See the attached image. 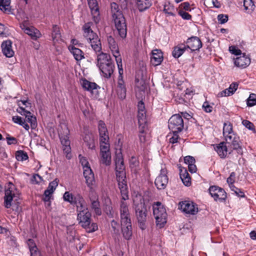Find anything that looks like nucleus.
Listing matches in <instances>:
<instances>
[{
    "label": "nucleus",
    "mask_w": 256,
    "mask_h": 256,
    "mask_svg": "<svg viewBox=\"0 0 256 256\" xmlns=\"http://www.w3.org/2000/svg\"><path fill=\"white\" fill-rule=\"evenodd\" d=\"M98 130L100 136V162L109 166L111 164V154L109 136L106 125L100 120L98 122Z\"/></svg>",
    "instance_id": "nucleus-1"
},
{
    "label": "nucleus",
    "mask_w": 256,
    "mask_h": 256,
    "mask_svg": "<svg viewBox=\"0 0 256 256\" xmlns=\"http://www.w3.org/2000/svg\"><path fill=\"white\" fill-rule=\"evenodd\" d=\"M84 36L90 44L92 50L96 52H100L102 50V44L100 39L97 34L94 33L90 28L88 24H86L83 26Z\"/></svg>",
    "instance_id": "nucleus-2"
},
{
    "label": "nucleus",
    "mask_w": 256,
    "mask_h": 256,
    "mask_svg": "<svg viewBox=\"0 0 256 256\" xmlns=\"http://www.w3.org/2000/svg\"><path fill=\"white\" fill-rule=\"evenodd\" d=\"M64 199L72 204L76 206L78 214L85 213L89 212L83 198L80 194L74 196L72 193H64Z\"/></svg>",
    "instance_id": "nucleus-3"
},
{
    "label": "nucleus",
    "mask_w": 256,
    "mask_h": 256,
    "mask_svg": "<svg viewBox=\"0 0 256 256\" xmlns=\"http://www.w3.org/2000/svg\"><path fill=\"white\" fill-rule=\"evenodd\" d=\"M152 207L153 214L156 220V225L159 228H162L166 222L167 214L166 209L160 202L154 203Z\"/></svg>",
    "instance_id": "nucleus-4"
},
{
    "label": "nucleus",
    "mask_w": 256,
    "mask_h": 256,
    "mask_svg": "<svg viewBox=\"0 0 256 256\" xmlns=\"http://www.w3.org/2000/svg\"><path fill=\"white\" fill-rule=\"evenodd\" d=\"M135 216L138 227L142 230H144L147 227V218L148 212L146 205L140 204L134 207Z\"/></svg>",
    "instance_id": "nucleus-5"
},
{
    "label": "nucleus",
    "mask_w": 256,
    "mask_h": 256,
    "mask_svg": "<svg viewBox=\"0 0 256 256\" xmlns=\"http://www.w3.org/2000/svg\"><path fill=\"white\" fill-rule=\"evenodd\" d=\"M78 220L80 226L88 232H94L98 228L96 223H92L91 214L90 212L78 214Z\"/></svg>",
    "instance_id": "nucleus-6"
},
{
    "label": "nucleus",
    "mask_w": 256,
    "mask_h": 256,
    "mask_svg": "<svg viewBox=\"0 0 256 256\" xmlns=\"http://www.w3.org/2000/svg\"><path fill=\"white\" fill-rule=\"evenodd\" d=\"M178 208L182 212L188 215H196L198 212L197 204L190 200L180 202L178 204Z\"/></svg>",
    "instance_id": "nucleus-7"
},
{
    "label": "nucleus",
    "mask_w": 256,
    "mask_h": 256,
    "mask_svg": "<svg viewBox=\"0 0 256 256\" xmlns=\"http://www.w3.org/2000/svg\"><path fill=\"white\" fill-rule=\"evenodd\" d=\"M112 18L120 36L122 38H126V25L123 14H119L118 16L112 17Z\"/></svg>",
    "instance_id": "nucleus-8"
},
{
    "label": "nucleus",
    "mask_w": 256,
    "mask_h": 256,
    "mask_svg": "<svg viewBox=\"0 0 256 256\" xmlns=\"http://www.w3.org/2000/svg\"><path fill=\"white\" fill-rule=\"evenodd\" d=\"M186 82H182L180 84H177V90H179L180 91H182V93L180 94V98H178V103L179 104H184L186 106H188V102L186 100L183 96H184L187 99L190 98V96L194 94V90L188 89L186 86Z\"/></svg>",
    "instance_id": "nucleus-9"
},
{
    "label": "nucleus",
    "mask_w": 256,
    "mask_h": 256,
    "mask_svg": "<svg viewBox=\"0 0 256 256\" xmlns=\"http://www.w3.org/2000/svg\"><path fill=\"white\" fill-rule=\"evenodd\" d=\"M167 170L165 168H162L159 176L156 178L154 184L159 190H164L168 183V178L166 175Z\"/></svg>",
    "instance_id": "nucleus-10"
},
{
    "label": "nucleus",
    "mask_w": 256,
    "mask_h": 256,
    "mask_svg": "<svg viewBox=\"0 0 256 256\" xmlns=\"http://www.w3.org/2000/svg\"><path fill=\"white\" fill-rule=\"evenodd\" d=\"M20 27L25 34L30 36L32 39L34 40H36L38 38L41 36L40 31L32 26H28L26 22H24L21 24Z\"/></svg>",
    "instance_id": "nucleus-11"
},
{
    "label": "nucleus",
    "mask_w": 256,
    "mask_h": 256,
    "mask_svg": "<svg viewBox=\"0 0 256 256\" xmlns=\"http://www.w3.org/2000/svg\"><path fill=\"white\" fill-rule=\"evenodd\" d=\"M82 88L90 92L94 98L98 96V90L100 87L95 82H90L86 79L82 80Z\"/></svg>",
    "instance_id": "nucleus-12"
},
{
    "label": "nucleus",
    "mask_w": 256,
    "mask_h": 256,
    "mask_svg": "<svg viewBox=\"0 0 256 256\" xmlns=\"http://www.w3.org/2000/svg\"><path fill=\"white\" fill-rule=\"evenodd\" d=\"M168 127L170 130L172 131L173 136L170 139V143L172 144L171 148L173 150H174V144L176 143V114L172 115L169 119L168 122Z\"/></svg>",
    "instance_id": "nucleus-13"
},
{
    "label": "nucleus",
    "mask_w": 256,
    "mask_h": 256,
    "mask_svg": "<svg viewBox=\"0 0 256 256\" xmlns=\"http://www.w3.org/2000/svg\"><path fill=\"white\" fill-rule=\"evenodd\" d=\"M186 46L192 52L198 50L202 47V42L197 36H192L187 39Z\"/></svg>",
    "instance_id": "nucleus-14"
},
{
    "label": "nucleus",
    "mask_w": 256,
    "mask_h": 256,
    "mask_svg": "<svg viewBox=\"0 0 256 256\" xmlns=\"http://www.w3.org/2000/svg\"><path fill=\"white\" fill-rule=\"evenodd\" d=\"M61 144L63 146L64 152L66 154V157L70 160L71 158V148L70 146V140L68 135L62 136L59 134Z\"/></svg>",
    "instance_id": "nucleus-15"
},
{
    "label": "nucleus",
    "mask_w": 256,
    "mask_h": 256,
    "mask_svg": "<svg viewBox=\"0 0 256 256\" xmlns=\"http://www.w3.org/2000/svg\"><path fill=\"white\" fill-rule=\"evenodd\" d=\"M116 176L121 175V173L124 172L126 175L125 170V166L124 165L123 158L121 152L116 154L115 159Z\"/></svg>",
    "instance_id": "nucleus-16"
},
{
    "label": "nucleus",
    "mask_w": 256,
    "mask_h": 256,
    "mask_svg": "<svg viewBox=\"0 0 256 256\" xmlns=\"http://www.w3.org/2000/svg\"><path fill=\"white\" fill-rule=\"evenodd\" d=\"M94 20L97 23L100 20V11L96 0H88Z\"/></svg>",
    "instance_id": "nucleus-17"
},
{
    "label": "nucleus",
    "mask_w": 256,
    "mask_h": 256,
    "mask_svg": "<svg viewBox=\"0 0 256 256\" xmlns=\"http://www.w3.org/2000/svg\"><path fill=\"white\" fill-rule=\"evenodd\" d=\"M163 60V54L160 50L156 49L152 50L150 62L153 66H157L160 64Z\"/></svg>",
    "instance_id": "nucleus-18"
},
{
    "label": "nucleus",
    "mask_w": 256,
    "mask_h": 256,
    "mask_svg": "<svg viewBox=\"0 0 256 256\" xmlns=\"http://www.w3.org/2000/svg\"><path fill=\"white\" fill-rule=\"evenodd\" d=\"M12 42L10 40H5L1 45L2 52L7 58H12L14 55V51L12 48Z\"/></svg>",
    "instance_id": "nucleus-19"
},
{
    "label": "nucleus",
    "mask_w": 256,
    "mask_h": 256,
    "mask_svg": "<svg viewBox=\"0 0 256 256\" xmlns=\"http://www.w3.org/2000/svg\"><path fill=\"white\" fill-rule=\"evenodd\" d=\"M99 69L102 73L104 77L106 78H110L114 71V63L112 61L100 67Z\"/></svg>",
    "instance_id": "nucleus-20"
},
{
    "label": "nucleus",
    "mask_w": 256,
    "mask_h": 256,
    "mask_svg": "<svg viewBox=\"0 0 256 256\" xmlns=\"http://www.w3.org/2000/svg\"><path fill=\"white\" fill-rule=\"evenodd\" d=\"M126 89L122 76L118 77L117 92L119 98L124 99L126 96Z\"/></svg>",
    "instance_id": "nucleus-21"
},
{
    "label": "nucleus",
    "mask_w": 256,
    "mask_h": 256,
    "mask_svg": "<svg viewBox=\"0 0 256 256\" xmlns=\"http://www.w3.org/2000/svg\"><path fill=\"white\" fill-rule=\"evenodd\" d=\"M228 144H231V146L234 150H236L238 154H242V150L240 144V138L236 134L232 136L230 140H226Z\"/></svg>",
    "instance_id": "nucleus-22"
},
{
    "label": "nucleus",
    "mask_w": 256,
    "mask_h": 256,
    "mask_svg": "<svg viewBox=\"0 0 256 256\" xmlns=\"http://www.w3.org/2000/svg\"><path fill=\"white\" fill-rule=\"evenodd\" d=\"M214 146V150L220 158H224L226 157L228 150L225 142H221L219 144H215Z\"/></svg>",
    "instance_id": "nucleus-23"
},
{
    "label": "nucleus",
    "mask_w": 256,
    "mask_h": 256,
    "mask_svg": "<svg viewBox=\"0 0 256 256\" xmlns=\"http://www.w3.org/2000/svg\"><path fill=\"white\" fill-rule=\"evenodd\" d=\"M83 171L84 176L86 178V184L89 186H92L95 180L94 174L90 167H86Z\"/></svg>",
    "instance_id": "nucleus-24"
},
{
    "label": "nucleus",
    "mask_w": 256,
    "mask_h": 256,
    "mask_svg": "<svg viewBox=\"0 0 256 256\" xmlns=\"http://www.w3.org/2000/svg\"><path fill=\"white\" fill-rule=\"evenodd\" d=\"M108 42L109 48L110 49L114 56L117 58L120 56L118 46L114 39L112 36H108L107 38Z\"/></svg>",
    "instance_id": "nucleus-25"
},
{
    "label": "nucleus",
    "mask_w": 256,
    "mask_h": 256,
    "mask_svg": "<svg viewBox=\"0 0 256 256\" xmlns=\"http://www.w3.org/2000/svg\"><path fill=\"white\" fill-rule=\"evenodd\" d=\"M112 61L110 56L108 54L102 52L97 56V66L99 68Z\"/></svg>",
    "instance_id": "nucleus-26"
},
{
    "label": "nucleus",
    "mask_w": 256,
    "mask_h": 256,
    "mask_svg": "<svg viewBox=\"0 0 256 256\" xmlns=\"http://www.w3.org/2000/svg\"><path fill=\"white\" fill-rule=\"evenodd\" d=\"M223 135L225 140H230L232 136L236 135L233 132L232 125L230 122H224L223 127Z\"/></svg>",
    "instance_id": "nucleus-27"
},
{
    "label": "nucleus",
    "mask_w": 256,
    "mask_h": 256,
    "mask_svg": "<svg viewBox=\"0 0 256 256\" xmlns=\"http://www.w3.org/2000/svg\"><path fill=\"white\" fill-rule=\"evenodd\" d=\"M250 63V59L244 54L242 56L238 57L234 60V64L236 66L240 68H246Z\"/></svg>",
    "instance_id": "nucleus-28"
},
{
    "label": "nucleus",
    "mask_w": 256,
    "mask_h": 256,
    "mask_svg": "<svg viewBox=\"0 0 256 256\" xmlns=\"http://www.w3.org/2000/svg\"><path fill=\"white\" fill-rule=\"evenodd\" d=\"M118 186L120 192H125L128 190L127 181L126 180V175L124 172L121 173V175L116 176Z\"/></svg>",
    "instance_id": "nucleus-29"
},
{
    "label": "nucleus",
    "mask_w": 256,
    "mask_h": 256,
    "mask_svg": "<svg viewBox=\"0 0 256 256\" xmlns=\"http://www.w3.org/2000/svg\"><path fill=\"white\" fill-rule=\"evenodd\" d=\"M180 176L183 184L186 186H189L191 182V178L188 170L185 168H180Z\"/></svg>",
    "instance_id": "nucleus-30"
},
{
    "label": "nucleus",
    "mask_w": 256,
    "mask_h": 256,
    "mask_svg": "<svg viewBox=\"0 0 256 256\" xmlns=\"http://www.w3.org/2000/svg\"><path fill=\"white\" fill-rule=\"evenodd\" d=\"M121 230L123 237L126 240H130L132 234V224L130 225H121Z\"/></svg>",
    "instance_id": "nucleus-31"
},
{
    "label": "nucleus",
    "mask_w": 256,
    "mask_h": 256,
    "mask_svg": "<svg viewBox=\"0 0 256 256\" xmlns=\"http://www.w3.org/2000/svg\"><path fill=\"white\" fill-rule=\"evenodd\" d=\"M69 50L76 60L80 61L84 58L83 52L80 48L72 46H69Z\"/></svg>",
    "instance_id": "nucleus-32"
},
{
    "label": "nucleus",
    "mask_w": 256,
    "mask_h": 256,
    "mask_svg": "<svg viewBox=\"0 0 256 256\" xmlns=\"http://www.w3.org/2000/svg\"><path fill=\"white\" fill-rule=\"evenodd\" d=\"M5 195L4 197V205L5 208H10L13 204L15 198L14 193H4Z\"/></svg>",
    "instance_id": "nucleus-33"
},
{
    "label": "nucleus",
    "mask_w": 256,
    "mask_h": 256,
    "mask_svg": "<svg viewBox=\"0 0 256 256\" xmlns=\"http://www.w3.org/2000/svg\"><path fill=\"white\" fill-rule=\"evenodd\" d=\"M238 84L236 83L232 84L230 87L226 90H222L220 92V96H230L234 94L235 91L237 90Z\"/></svg>",
    "instance_id": "nucleus-34"
},
{
    "label": "nucleus",
    "mask_w": 256,
    "mask_h": 256,
    "mask_svg": "<svg viewBox=\"0 0 256 256\" xmlns=\"http://www.w3.org/2000/svg\"><path fill=\"white\" fill-rule=\"evenodd\" d=\"M136 5L139 10L142 12L149 8L152 2L150 0H136Z\"/></svg>",
    "instance_id": "nucleus-35"
},
{
    "label": "nucleus",
    "mask_w": 256,
    "mask_h": 256,
    "mask_svg": "<svg viewBox=\"0 0 256 256\" xmlns=\"http://www.w3.org/2000/svg\"><path fill=\"white\" fill-rule=\"evenodd\" d=\"M52 37L54 43L58 42L61 38L60 28L56 24L52 26Z\"/></svg>",
    "instance_id": "nucleus-36"
},
{
    "label": "nucleus",
    "mask_w": 256,
    "mask_h": 256,
    "mask_svg": "<svg viewBox=\"0 0 256 256\" xmlns=\"http://www.w3.org/2000/svg\"><path fill=\"white\" fill-rule=\"evenodd\" d=\"M134 194L132 196L134 208L136 207L137 206L140 205V204L146 205L143 196L140 193Z\"/></svg>",
    "instance_id": "nucleus-37"
},
{
    "label": "nucleus",
    "mask_w": 256,
    "mask_h": 256,
    "mask_svg": "<svg viewBox=\"0 0 256 256\" xmlns=\"http://www.w3.org/2000/svg\"><path fill=\"white\" fill-rule=\"evenodd\" d=\"M244 6L246 12L251 14L254 10L255 5L252 0H244Z\"/></svg>",
    "instance_id": "nucleus-38"
},
{
    "label": "nucleus",
    "mask_w": 256,
    "mask_h": 256,
    "mask_svg": "<svg viewBox=\"0 0 256 256\" xmlns=\"http://www.w3.org/2000/svg\"><path fill=\"white\" fill-rule=\"evenodd\" d=\"M10 0H0V10L8 14L10 12Z\"/></svg>",
    "instance_id": "nucleus-39"
},
{
    "label": "nucleus",
    "mask_w": 256,
    "mask_h": 256,
    "mask_svg": "<svg viewBox=\"0 0 256 256\" xmlns=\"http://www.w3.org/2000/svg\"><path fill=\"white\" fill-rule=\"evenodd\" d=\"M236 180V174L232 172L230 176L227 178V182L232 191L237 192L238 188L234 186V183Z\"/></svg>",
    "instance_id": "nucleus-40"
},
{
    "label": "nucleus",
    "mask_w": 256,
    "mask_h": 256,
    "mask_svg": "<svg viewBox=\"0 0 256 256\" xmlns=\"http://www.w3.org/2000/svg\"><path fill=\"white\" fill-rule=\"evenodd\" d=\"M53 193H44L41 196L42 200L44 202L45 206L48 208L51 205V200L53 199Z\"/></svg>",
    "instance_id": "nucleus-41"
},
{
    "label": "nucleus",
    "mask_w": 256,
    "mask_h": 256,
    "mask_svg": "<svg viewBox=\"0 0 256 256\" xmlns=\"http://www.w3.org/2000/svg\"><path fill=\"white\" fill-rule=\"evenodd\" d=\"M91 208L94 210L95 214L98 216H100L102 214V210L100 208V202L98 199L96 200H91Z\"/></svg>",
    "instance_id": "nucleus-42"
},
{
    "label": "nucleus",
    "mask_w": 256,
    "mask_h": 256,
    "mask_svg": "<svg viewBox=\"0 0 256 256\" xmlns=\"http://www.w3.org/2000/svg\"><path fill=\"white\" fill-rule=\"evenodd\" d=\"M84 141L86 143V146L90 149L94 150L96 148L94 138L90 135H86L84 138Z\"/></svg>",
    "instance_id": "nucleus-43"
},
{
    "label": "nucleus",
    "mask_w": 256,
    "mask_h": 256,
    "mask_svg": "<svg viewBox=\"0 0 256 256\" xmlns=\"http://www.w3.org/2000/svg\"><path fill=\"white\" fill-rule=\"evenodd\" d=\"M120 215L130 214V212L127 203L124 201H121L120 208Z\"/></svg>",
    "instance_id": "nucleus-44"
},
{
    "label": "nucleus",
    "mask_w": 256,
    "mask_h": 256,
    "mask_svg": "<svg viewBox=\"0 0 256 256\" xmlns=\"http://www.w3.org/2000/svg\"><path fill=\"white\" fill-rule=\"evenodd\" d=\"M16 158L18 161L26 160L28 158L27 153L22 150H18L16 152Z\"/></svg>",
    "instance_id": "nucleus-45"
},
{
    "label": "nucleus",
    "mask_w": 256,
    "mask_h": 256,
    "mask_svg": "<svg viewBox=\"0 0 256 256\" xmlns=\"http://www.w3.org/2000/svg\"><path fill=\"white\" fill-rule=\"evenodd\" d=\"M188 48L184 43L177 45V58L180 57Z\"/></svg>",
    "instance_id": "nucleus-46"
},
{
    "label": "nucleus",
    "mask_w": 256,
    "mask_h": 256,
    "mask_svg": "<svg viewBox=\"0 0 256 256\" xmlns=\"http://www.w3.org/2000/svg\"><path fill=\"white\" fill-rule=\"evenodd\" d=\"M111 12L112 17L118 16L119 14H122L120 10L119 6L116 2L111 4Z\"/></svg>",
    "instance_id": "nucleus-47"
},
{
    "label": "nucleus",
    "mask_w": 256,
    "mask_h": 256,
    "mask_svg": "<svg viewBox=\"0 0 256 256\" xmlns=\"http://www.w3.org/2000/svg\"><path fill=\"white\" fill-rule=\"evenodd\" d=\"M164 11L168 15L174 16V6L171 5L170 3L164 5Z\"/></svg>",
    "instance_id": "nucleus-48"
},
{
    "label": "nucleus",
    "mask_w": 256,
    "mask_h": 256,
    "mask_svg": "<svg viewBox=\"0 0 256 256\" xmlns=\"http://www.w3.org/2000/svg\"><path fill=\"white\" fill-rule=\"evenodd\" d=\"M59 180L56 178L52 182H51L48 185L47 189L44 192H54L56 190V186H58Z\"/></svg>",
    "instance_id": "nucleus-49"
},
{
    "label": "nucleus",
    "mask_w": 256,
    "mask_h": 256,
    "mask_svg": "<svg viewBox=\"0 0 256 256\" xmlns=\"http://www.w3.org/2000/svg\"><path fill=\"white\" fill-rule=\"evenodd\" d=\"M184 128V120L182 116L177 114V133L180 132Z\"/></svg>",
    "instance_id": "nucleus-50"
},
{
    "label": "nucleus",
    "mask_w": 256,
    "mask_h": 256,
    "mask_svg": "<svg viewBox=\"0 0 256 256\" xmlns=\"http://www.w3.org/2000/svg\"><path fill=\"white\" fill-rule=\"evenodd\" d=\"M120 224L126 225L132 224V220L130 218V214L127 215H120Z\"/></svg>",
    "instance_id": "nucleus-51"
},
{
    "label": "nucleus",
    "mask_w": 256,
    "mask_h": 256,
    "mask_svg": "<svg viewBox=\"0 0 256 256\" xmlns=\"http://www.w3.org/2000/svg\"><path fill=\"white\" fill-rule=\"evenodd\" d=\"M138 119L139 125L140 126L146 122V112H138Z\"/></svg>",
    "instance_id": "nucleus-52"
},
{
    "label": "nucleus",
    "mask_w": 256,
    "mask_h": 256,
    "mask_svg": "<svg viewBox=\"0 0 256 256\" xmlns=\"http://www.w3.org/2000/svg\"><path fill=\"white\" fill-rule=\"evenodd\" d=\"M246 104L248 106H252L256 105V94H251L247 99Z\"/></svg>",
    "instance_id": "nucleus-53"
},
{
    "label": "nucleus",
    "mask_w": 256,
    "mask_h": 256,
    "mask_svg": "<svg viewBox=\"0 0 256 256\" xmlns=\"http://www.w3.org/2000/svg\"><path fill=\"white\" fill-rule=\"evenodd\" d=\"M26 120L30 124L32 128H34L37 126L36 118L31 114L26 118Z\"/></svg>",
    "instance_id": "nucleus-54"
},
{
    "label": "nucleus",
    "mask_w": 256,
    "mask_h": 256,
    "mask_svg": "<svg viewBox=\"0 0 256 256\" xmlns=\"http://www.w3.org/2000/svg\"><path fill=\"white\" fill-rule=\"evenodd\" d=\"M178 9L184 12H190L192 10L188 2H184L180 4L178 6Z\"/></svg>",
    "instance_id": "nucleus-55"
},
{
    "label": "nucleus",
    "mask_w": 256,
    "mask_h": 256,
    "mask_svg": "<svg viewBox=\"0 0 256 256\" xmlns=\"http://www.w3.org/2000/svg\"><path fill=\"white\" fill-rule=\"evenodd\" d=\"M242 124L247 128L250 130H252L254 132H256L254 124L248 120H243Z\"/></svg>",
    "instance_id": "nucleus-56"
},
{
    "label": "nucleus",
    "mask_w": 256,
    "mask_h": 256,
    "mask_svg": "<svg viewBox=\"0 0 256 256\" xmlns=\"http://www.w3.org/2000/svg\"><path fill=\"white\" fill-rule=\"evenodd\" d=\"M116 60L117 63L118 67V72H119V76L118 77L122 76L123 74V69L122 68V58L121 56H118L117 58H116Z\"/></svg>",
    "instance_id": "nucleus-57"
},
{
    "label": "nucleus",
    "mask_w": 256,
    "mask_h": 256,
    "mask_svg": "<svg viewBox=\"0 0 256 256\" xmlns=\"http://www.w3.org/2000/svg\"><path fill=\"white\" fill-rule=\"evenodd\" d=\"M178 14L184 20H191L192 16L186 12L178 10Z\"/></svg>",
    "instance_id": "nucleus-58"
},
{
    "label": "nucleus",
    "mask_w": 256,
    "mask_h": 256,
    "mask_svg": "<svg viewBox=\"0 0 256 256\" xmlns=\"http://www.w3.org/2000/svg\"><path fill=\"white\" fill-rule=\"evenodd\" d=\"M138 136L141 146L144 147L146 142V137L145 134H144V130H140Z\"/></svg>",
    "instance_id": "nucleus-59"
},
{
    "label": "nucleus",
    "mask_w": 256,
    "mask_h": 256,
    "mask_svg": "<svg viewBox=\"0 0 256 256\" xmlns=\"http://www.w3.org/2000/svg\"><path fill=\"white\" fill-rule=\"evenodd\" d=\"M229 50L232 54L236 56L241 54V50L234 46H231L229 47Z\"/></svg>",
    "instance_id": "nucleus-60"
},
{
    "label": "nucleus",
    "mask_w": 256,
    "mask_h": 256,
    "mask_svg": "<svg viewBox=\"0 0 256 256\" xmlns=\"http://www.w3.org/2000/svg\"><path fill=\"white\" fill-rule=\"evenodd\" d=\"M79 158H80V164H82L83 170H84V168L86 167H90L89 162L87 160L86 158L84 157H81V155H79Z\"/></svg>",
    "instance_id": "nucleus-61"
},
{
    "label": "nucleus",
    "mask_w": 256,
    "mask_h": 256,
    "mask_svg": "<svg viewBox=\"0 0 256 256\" xmlns=\"http://www.w3.org/2000/svg\"><path fill=\"white\" fill-rule=\"evenodd\" d=\"M42 180V178L38 174H34L31 178V182L32 184H39Z\"/></svg>",
    "instance_id": "nucleus-62"
},
{
    "label": "nucleus",
    "mask_w": 256,
    "mask_h": 256,
    "mask_svg": "<svg viewBox=\"0 0 256 256\" xmlns=\"http://www.w3.org/2000/svg\"><path fill=\"white\" fill-rule=\"evenodd\" d=\"M130 166L132 168H134L138 166L139 162L135 157H132L130 160Z\"/></svg>",
    "instance_id": "nucleus-63"
},
{
    "label": "nucleus",
    "mask_w": 256,
    "mask_h": 256,
    "mask_svg": "<svg viewBox=\"0 0 256 256\" xmlns=\"http://www.w3.org/2000/svg\"><path fill=\"white\" fill-rule=\"evenodd\" d=\"M218 20L220 24H223L226 23L228 20V16L226 15L220 14L218 16Z\"/></svg>",
    "instance_id": "nucleus-64"
}]
</instances>
